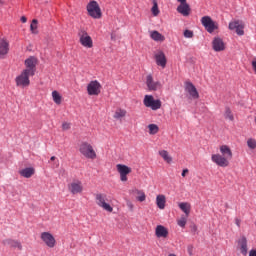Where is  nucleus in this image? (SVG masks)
Masks as SVG:
<instances>
[{"mask_svg": "<svg viewBox=\"0 0 256 256\" xmlns=\"http://www.w3.org/2000/svg\"><path fill=\"white\" fill-rule=\"evenodd\" d=\"M30 77H34V75L22 70L21 73L15 78L16 87H21L22 89L29 87V85H31Z\"/></svg>", "mask_w": 256, "mask_h": 256, "instance_id": "f257e3e1", "label": "nucleus"}, {"mask_svg": "<svg viewBox=\"0 0 256 256\" xmlns=\"http://www.w3.org/2000/svg\"><path fill=\"white\" fill-rule=\"evenodd\" d=\"M88 15L92 17V19H101L103 17V13L101 12V7H99V3L97 1L92 0L86 6Z\"/></svg>", "mask_w": 256, "mask_h": 256, "instance_id": "f03ea898", "label": "nucleus"}, {"mask_svg": "<svg viewBox=\"0 0 256 256\" xmlns=\"http://www.w3.org/2000/svg\"><path fill=\"white\" fill-rule=\"evenodd\" d=\"M79 151L86 159L95 160L97 159V152H95V149L89 142H82L80 144Z\"/></svg>", "mask_w": 256, "mask_h": 256, "instance_id": "7ed1b4c3", "label": "nucleus"}, {"mask_svg": "<svg viewBox=\"0 0 256 256\" xmlns=\"http://www.w3.org/2000/svg\"><path fill=\"white\" fill-rule=\"evenodd\" d=\"M79 41L82 47H86V49H91L93 47V39L87 33V30L81 28L78 31Z\"/></svg>", "mask_w": 256, "mask_h": 256, "instance_id": "20e7f679", "label": "nucleus"}, {"mask_svg": "<svg viewBox=\"0 0 256 256\" xmlns=\"http://www.w3.org/2000/svg\"><path fill=\"white\" fill-rule=\"evenodd\" d=\"M40 239L42 243L49 249H53L57 245V240L51 232H41Z\"/></svg>", "mask_w": 256, "mask_h": 256, "instance_id": "39448f33", "label": "nucleus"}, {"mask_svg": "<svg viewBox=\"0 0 256 256\" xmlns=\"http://www.w3.org/2000/svg\"><path fill=\"white\" fill-rule=\"evenodd\" d=\"M143 104L145 105V107H149L150 109H152V111H157L161 109V105H162L161 100L159 99L155 100L153 95H145Z\"/></svg>", "mask_w": 256, "mask_h": 256, "instance_id": "423d86ee", "label": "nucleus"}, {"mask_svg": "<svg viewBox=\"0 0 256 256\" xmlns=\"http://www.w3.org/2000/svg\"><path fill=\"white\" fill-rule=\"evenodd\" d=\"M228 29L235 31L240 37L245 35V23L242 20H232L228 25Z\"/></svg>", "mask_w": 256, "mask_h": 256, "instance_id": "0eeeda50", "label": "nucleus"}, {"mask_svg": "<svg viewBox=\"0 0 256 256\" xmlns=\"http://www.w3.org/2000/svg\"><path fill=\"white\" fill-rule=\"evenodd\" d=\"M96 204L98 207L104 209V211H108V213H113V207L109 203H107V195L105 194H96Z\"/></svg>", "mask_w": 256, "mask_h": 256, "instance_id": "6e6552de", "label": "nucleus"}, {"mask_svg": "<svg viewBox=\"0 0 256 256\" xmlns=\"http://www.w3.org/2000/svg\"><path fill=\"white\" fill-rule=\"evenodd\" d=\"M236 249L241 253V255L247 256L249 253V244L247 237L240 236V239L236 241Z\"/></svg>", "mask_w": 256, "mask_h": 256, "instance_id": "1a4fd4ad", "label": "nucleus"}, {"mask_svg": "<svg viewBox=\"0 0 256 256\" xmlns=\"http://www.w3.org/2000/svg\"><path fill=\"white\" fill-rule=\"evenodd\" d=\"M24 65L25 69H23V71L35 76V72L37 71V58L33 56L29 57L25 60Z\"/></svg>", "mask_w": 256, "mask_h": 256, "instance_id": "9d476101", "label": "nucleus"}, {"mask_svg": "<svg viewBox=\"0 0 256 256\" xmlns=\"http://www.w3.org/2000/svg\"><path fill=\"white\" fill-rule=\"evenodd\" d=\"M201 23L208 33H213V31L218 29L217 24L213 21V19H211L210 16H203L201 18Z\"/></svg>", "mask_w": 256, "mask_h": 256, "instance_id": "9b49d317", "label": "nucleus"}, {"mask_svg": "<svg viewBox=\"0 0 256 256\" xmlns=\"http://www.w3.org/2000/svg\"><path fill=\"white\" fill-rule=\"evenodd\" d=\"M146 85H147L148 91H159V89L163 87V85H161V82L155 81L153 79V75L151 74H149L146 77Z\"/></svg>", "mask_w": 256, "mask_h": 256, "instance_id": "f8f14e48", "label": "nucleus"}, {"mask_svg": "<svg viewBox=\"0 0 256 256\" xmlns=\"http://www.w3.org/2000/svg\"><path fill=\"white\" fill-rule=\"evenodd\" d=\"M68 191H70L72 195L83 193V183L80 180H74L68 185Z\"/></svg>", "mask_w": 256, "mask_h": 256, "instance_id": "ddd939ff", "label": "nucleus"}, {"mask_svg": "<svg viewBox=\"0 0 256 256\" xmlns=\"http://www.w3.org/2000/svg\"><path fill=\"white\" fill-rule=\"evenodd\" d=\"M154 59L156 61V65L162 67V69H165V67H167V57L165 56L164 51L158 50L154 54Z\"/></svg>", "mask_w": 256, "mask_h": 256, "instance_id": "4468645a", "label": "nucleus"}, {"mask_svg": "<svg viewBox=\"0 0 256 256\" xmlns=\"http://www.w3.org/2000/svg\"><path fill=\"white\" fill-rule=\"evenodd\" d=\"M87 92L88 95H99V93H101V83L97 80L91 81L87 85Z\"/></svg>", "mask_w": 256, "mask_h": 256, "instance_id": "2eb2a0df", "label": "nucleus"}, {"mask_svg": "<svg viewBox=\"0 0 256 256\" xmlns=\"http://www.w3.org/2000/svg\"><path fill=\"white\" fill-rule=\"evenodd\" d=\"M116 168L118 173L120 174V181L126 182L127 176L129 175V173H131V168L123 164H117Z\"/></svg>", "mask_w": 256, "mask_h": 256, "instance_id": "dca6fc26", "label": "nucleus"}, {"mask_svg": "<svg viewBox=\"0 0 256 256\" xmlns=\"http://www.w3.org/2000/svg\"><path fill=\"white\" fill-rule=\"evenodd\" d=\"M185 91H187L192 99H199V92L191 82H185Z\"/></svg>", "mask_w": 256, "mask_h": 256, "instance_id": "f3484780", "label": "nucleus"}, {"mask_svg": "<svg viewBox=\"0 0 256 256\" xmlns=\"http://www.w3.org/2000/svg\"><path fill=\"white\" fill-rule=\"evenodd\" d=\"M9 54V40L0 39V59H5V56Z\"/></svg>", "mask_w": 256, "mask_h": 256, "instance_id": "a211bd4d", "label": "nucleus"}, {"mask_svg": "<svg viewBox=\"0 0 256 256\" xmlns=\"http://www.w3.org/2000/svg\"><path fill=\"white\" fill-rule=\"evenodd\" d=\"M2 244H4L7 247H12L13 249H19V251L23 249V245H21L20 241L13 240L11 238L3 240Z\"/></svg>", "mask_w": 256, "mask_h": 256, "instance_id": "6ab92c4d", "label": "nucleus"}, {"mask_svg": "<svg viewBox=\"0 0 256 256\" xmlns=\"http://www.w3.org/2000/svg\"><path fill=\"white\" fill-rule=\"evenodd\" d=\"M212 48L216 51V52H221V51H225V42H223V39L216 37L214 38V40L212 41Z\"/></svg>", "mask_w": 256, "mask_h": 256, "instance_id": "aec40b11", "label": "nucleus"}, {"mask_svg": "<svg viewBox=\"0 0 256 256\" xmlns=\"http://www.w3.org/2000/svg\"><path fill=\"white\" fill-rule=\"evenodd\" d=\"M155 235L159 239H167V237H169V230H167L163 225H158L155 229Z\"/></svg>", "mask_w": 256, "mask_h": 256, "instance_id": "412c9836", "label": "nucleus"}, {"mask_svg": "<svg viewBox=\"0 0 256 256\" xmlns=\"http://www.w3.org/2000/svg\"><path fill=\"white\" fill-rule=\"evenodd\" d=\"M18 173L21 177H24V179H31V177L35 175V169L33 167H27L20 169Z\"/></svg>", "mask_w": 256, "mask_h": 256, "instance_id": "4be33fe9", "label": "nucleus"}, {"mask_svg": "<svg viewBox=\"0 0 256 256\" xmlns=\"http://www.w3.org/2000/svg\"><path fill=\"white\" fill-rule=\"evenodd\" d=\"M220 152L222 153V155L224 157L223 158L224 161L233 159V152H231V148H229V146L222 145L220 147Z\"/></svg>", "mask_w": 256, "mask_h": 256, "instance_id": "5701e85b", "label": "nucleus"}, {"mask_svg": "<svg viewBox=\"0 0 256 256\" xmlns=\"http://www.w3.org/2000/svg\"><path fill=\"white\" fill-rule=\"evenodd\" d=\"M177 11L178 13H180L181 15H183V17H189L190 13H191V7H189V4H180L177 7Z\"/></svg>", "mask_w": 256, "mask_h": 256, "instance_id": "b1692460", "label": "nucleus"}, {"mask_svg": "<svg viewBox=\"0 0 256 256\" xmlns=\"http://www.w3.org/2000/svg\"><path fill=\"white\" fill-rule=\"evenodd\" d=\"M178 207L185 213L186 217H189V213H191V204L188 202H181L178 204Z\"/></svg>", "mask_w": 256, "mask_h": 256, "instance_id": "393cba45", "label": "nucleus"}, {"mask_svg": "<svg viewBox=\"0 0 256 256\" xmlns=\"http://www.w3.org/2000/svg\"><path fill=\"white\" fill-rule=\"evenodd\" d=\"M150 37H151V39H153V41H160V42L165 41V36H163L157 30L151 31L150 32Z\"/></svg>", "mask_w": 256, "mask_h": 256, "instance_id": "a878e982", "label": "nucleus"}, {"mask_svg": "<svg viewBox=\"0 0 256 256\" xmlns=\"http://www.w3.org/2000/svg\"><path fill=\"white\" fill-rule=\"evenodd\" d=\"M126 116H127V110L117 108L113 115V118L117 119V120H121V119L125 118Z\"/></svg>", "mask_w": 256, "mask_h": 256, "instance_id": "bb28decb", "label": "nucleus"}, {"mask_svg": "<svg viewBox=\"0 0 256 256\" xmlns=\"http://www.w3.org/2000/svg\"><path fill=\"white\" fill-rule=\"evenodd\" d=\"M132 193H135L137 195L136 199L140 203H143L147 199V196L145 195V192L143 190L135 189L132 190Z\"/></svg>", "mask_w": 256, "mask_h": 256, "instance_id": "cd10ccee", "label": "nucleus"}, {"mask_svg": "<svg viewBox=\"0 0 256 256\" xmlns=\"http://www.w3.org/2000/svg\"><path fill=\"white\" fill-rule=\"evenodd\" d=\"M166 198L165 195L160 194L156 197V205L159 209H165Z\"/></svg>", "mask_w": 256, "mask_h": 256, "instance_id": "c85d7f7f", "label": "nucleus"}, {"mask_svg": "<svg viewBox=\"0 0 256 256\" xmlns=\"http://www.w3.org/2000/svg\"><path fill=\"white\" fill-rule=\"evenodd\" d=\"M224 117L225 119H228V121H235V116H233V112L229 107L225 108Z\"/></svg>", "mask_w": 256, "mask_h": 256, "instance_id": "c756f323", "label": "nucleus"}, {"mask_svg": "<svg viewBox=\"0 0 256 256\" xmlns=\"http://www.w3.org/2000/svg\"><path fill=\"white\" fill-rule=\"evenodd\" d=\"M52 99L56 105H61V94H59L57 90L52 92Z\"/></svg>", "mask_w": 256, "mask_h": 256, "instance_id": "7c9ffc66", "label": "nucleus"}, {"mask_svg": "<svg viewBox=\"0 0 256 256\" xmlns=\"http://www.w3.org/2000/svg\"><path fill=\"white\" fill-rule=\"evenodd\" d=\"M148 129L150 135H157L159 133V126H157L156 124L148 125Z\"/></svg>", "mask_w": 256, "mask_h": 256, "instance_id": "2f4dec72", "label": "nucleus"}, {"mask_svg": "<svg viewBox=\"0 0 256 256\" xmlns=\"http://www.w3.org/2000/svg\"><path fill=\"white\" fill-rule=\"evenodd\" d=\"M37 23H38L37 19H33L32 23L30 25V31L34 35H37V33H38V31H37Z\"/></svg>", "mask_w": 256, "mask_h": 256, "instance_id": "473e14b6", "label": "nucleus"}, {"mask_svg": "<svg viewBox=\"0 0 256 256\" xmlns=\"http://www.w3.org/2000/svg\"><path fill=\"white\" fill-rule=\"evenodd\" d=\"M159 155L164 159V161H171V157L169 156V152L167 150H161Z\"/></svg>", "mask_w": 256, "mask_h": 256, "instance_id": "72a5a7b5", "label": "nucleus"}, {"mask_svg": "<svg viewBox=\"0 0 256 256\" xmlns=\"http://www.w3.org/2000/svg\"><path fill=\"white\" fill-rule=\"evenodd\" d=\"M177 225L179 227L185 228V225H187V217L181 216L180 219L177 220Z\"/></svg>", "mask_w": 256, "mask_h": 256, "instance_id": "f704fd0d", "label": "nucleus"}, {"mask_svg": "<svg viewBox=\"0 0 256 256\" xmlns=\"http://www.w3.org/2000/svg\"><path fill=\"white\" fill-rule=\"evenodd\" d=\"M247 145H248L249 149H256V140L253 138L248 139Z\"/></svg>", "mask_w": 256, "mask_h": 256, "instance_id": "c9c22d12", "label": "nucleus"}, {"mask_svg": "<svg viewBox=\"0 0 256 256\" xmlns=\"http://www.w3.org/2000/svg\"><path fill=\"white\" fill-rule=\"evenodd\" d=\"M151 11L154 17H157V15H159V6L157 5V2H154Z\"/></svg>", "mask_w": 256, "mask_h": 256, "instance_id": "e433bc0d", "label": "nucleus"}, {"mask_svg": "<svg viewBox=\"0 0 256 256\" xmlns=\"http://www.w3.org/2000/svg\"><path fill=\"white\" fill-rule=\"evenodd\" d=\"M184 37H185L186 39H193V31H191V30H185V31H184Z\"/></svg>", "mask_w": 256, "mask_h": 256, "instance_id": "4c0bfd02", "label": "nucleus"}, {"mask_svg": "<svg viewBox=\"0 0 256 256\" xmlns=\"http://www.w3.org/2000/svg\"><path fill=\"white\" fill-rule=\"evenodd\" d=\"M216 165H218V167H229V162H227V161H216Z\"/></svg>", "mask_w": 256, "mask_h": 256, "instance_id": "58836bf2", "label": "nucleus"}, {"mask_svg": "<svg viewBox=\"0 0 256 256\" xmlns=\"http://www.w3.org/2000/svg\"><path fill=\"white\" fill-rule=\"evenodd\" d=\"M126 206L128 207L129 211H133V209H135V205H133L131 200H126Z\"/></svg>", "mask_w": 256, "mask_h": 256, "instance_id": "ea45409f", "label": "nucleus"}, {"mask_svg": "<svg viewBox=\"0 0 256 256\" xmlns=\"http://www.w3.org/2000/svg\"><path fill=\"white\" fill-rule=\"evenodd\" d=\"M62 129H63V131H69V129H71V124L68 122H64L62 124Z\"/></svg>", "mask_w": 256, "mask_h": 256, "instance_id": "a19ab883", "label": "nucleus"}, {"mask_svg": "<svg viewBox=\"0 0 256 256\" xmlns=\"http://www.w3.org/2000/svg\"><path fill=\"white\" fill-rule=\"evenodd\" d=\"M212 161H221V155L219 154L212 155Z\"/></svg>", "mask_w": 256, "mask_h": 256, "instance_id": "79ce46f5", "label": "nucleus"}, {"mask_svg": "<svg viewBox=\"0 0 256 256\" xmlns=\"http://www.w3.org/2000/svg\"><path fill=\"white\" fill-rule=\"evenodd\" d=\"M235 224L237 225V227H241V219L236 218L235 219Z\"/></svg>", "mask_w": 256, "mask_h": 256, "instance_id": "37998d69", "label": "nucleus"}, {"mask_svg": "<svg viewBox=\"0 0 256 256\" xmlns=\"http://www.w3.org/2000/svg\"><path fill=\"white\" fill-rule=\"evenodd\" d=\"M187 173H189V169H184L182 171V177H186L187 176Z\"/></svg>", "mask_w": 256, "mask_h": 256, "instance_id": "c03bdc74", "label": "nucleus"}, {"mask_svg": "<svg viewBox=\"0 0 256 256\" xmlns=\"http://www.w3.org/2000/svg\"><path fill=\"white\" fill-rule=\"evenodd\" d=\"M249 256H256V249L250 250Z\"/></svg>", "mask_w": 256, "mask_h": 256, "instance_id": "a18cd8bd", "label": "nucleus"}, {"mask_svg": "<svg viewBox=\"0 0 256 256\" xmlns=\"http://www.w3.org/2000/svg\"><path fill=\"white\" fill-rule=\"evenodd\" d=\"M20 21H21L22 23H27V17L22 16V17L20 18Z\"/></svg>", "mask_w": 256, "mask_h": 256, "instance_id": "49530a36", "label": "nucleus"}, {"mask_svg": "<svg viewBox=\"0 0 256 256\" xmlns=\"http://www.w3.org/2000/svg\"><path fill=\"white\" fill-rule=\"evenodd\" d=\"M178 2L180 3V5H185V4H187V0H178Z\"/></svg>", "mask_w": 256, "mask_h": 256, "instance_id": "de8ad7c7", "label": "nucleus"}, {"mask_svg": "<svg viewBox=\"0 0 256 256\" xmlns=\"http://www.w3.org/2000/svg\"><path fill=\"white\" fill-rule=\"evenodd\" d=\"M192 230H193V231H197V225H193V226H192Z\"/></svg>", "mask_w": 256, "mask_h": 256, "instance_id": "09e8293b", "label": "nucleus"}, {"mask_svg": "<svg viewBox=\"0 0 256 256\" xmlns=\"http://www.w3.org/2000/svg\"><path fill=\"white\" fill-rule=\"evenodd\" d=\"M111 40L115 41V34H111Z\"/></svg>", "mask_w": 256, "mask_h": 256, "instance_id": "8fccbe9b", "label": "nucleus"}, {"mask_svg": "<svg viewBox=\"0 0 256 256\" xmlns=\"http://www.w3.org/2000/svg\"><path fill=\"white\" fill-rule=\"evenodd\" d=\"M50 161H55V156H52V157L50 158Z\"/></svg>", "mask_w": 256, "mask_h": 256, "instance_id": "3c124183", "label": "nucleus"}, {"mask_svg": "<svg viewBox=\"0 0 256 256\" xmlns=\"http://www.w3.org/2000/svg\"><path fill=\"white\" fill-rule=\"evenodd\" d=\"M168 256H177V255H175V254H169Z\"/></svg>", "mask_w": 256, "mask_h": 256, "instance_id": "603ef678", "label": "nucleus"}]
</instances>
